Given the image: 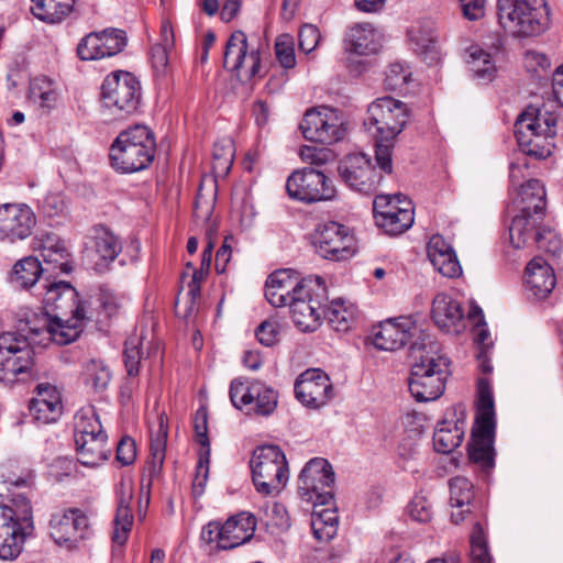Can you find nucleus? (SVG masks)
Masks as SVG:
<instances>
[{
    "label": "nucleus",
    "instance_id": "nucleus-16",
    "mask_svg": "<svg viewBox=\"0 0 563 563\" xmlns=\"http://www.w3.org/2000/svg\"><path fill=\"white\" fill-rule=\"evenodd\" d=\"M229 395L232 405L236 409H245L249 415L268 416L277 407V393L257 380L245 385L235 378L231 382Z\"/></svg>",
    "mask_w": 563,
    "mask_h": 563
},
{
    "label": "nucleus",
    "instance_id": "nucleus-9",
    "mask_svg": "<svg viewBox=\"0 0 563 563\" xmlns=\"http://www.w3.org/2000/svg\"><path fill=\"white\" fill-rule=\"evenodd\" d=\"M556 119L551 113L534 107L527 108L517 119L515 134L519 145L529 155L545 158L551 155L552 143L541 144L556 134Z\"/></svg>",
    "mask_w": 563,
    "mask_h": 563
},
{
    "label": "nucleus",
    "instance_id": "nucleus-5",
    "mask_svg": "<svg viewBox=\"0 0 563 563\" xmlns=\"http://www.w3.org/2000/svg\"><path fill=\"white\" fill-rule=\"evenodd\" d=\"M156 152L152 131L145 125H134L122 131L110 147V161L114 169L134 173L148 167Z\"/></svg>",
    "mask_w": 563,
    "mask_h": 563
},
{
    "label": "nucleus",
    "instance_id": "nucleus-39",
    "mask_svg": "<svg viewBox=\"0 0 563 563\" xmlns=\"http://www.w3.org/2000/svg\"><path fill=\"white\" fill-rule=\"evenodd\" d=\"M545 189L538 179H530L521 186L516 203L519 211L530 207L536 220L543 219L545 213Z\"/></svg>",
    "mask_w": 563,
    "mask_h": 563
},
{
    "label": "nucleus",
    "instance_id": "nucleus-37",
    "mask_svg": "<svg viewBox=\"0 0 563 563\" xmlns=\"http://www.w3.org/2000/svg\"><path fill=\"white\" fill-rule=\"evenodd\" d=\"M75 445L78 462L88 467L99 466L108 460L111 452L108 435L76 439Z\"/></svg>",
    "mask_w": 563,
    "mask_h": 563
},
{
    "label": "nucleus",
    "instance_id": "nucleus-40",
    "mask_svg": "<svg viewBox=\"0 0 563 563\" xmlns=\"http://www.w3.org/2000/svg\"><path fill=\"white\" fill-rule=\"evenodd\" d=\"M168 427L163 416L158 418V426L155 433L151 434V460L146 463V471L151 478L157 476L165 461Z\"/></svg>",
    "mask_w": 563,
    "mask_h": 563
},
{
    "label": "nucleus",
    "instance_id": "nucleus-59",
    "mask_svg": "<svg viewBox=\"0 0 563 563\" xmlns=\"http://www.w3.org/2000/svg\"><path fill=\"white\" fill-rule=\"evenodd\" d=\"M300 158L316 166H322L332 162L334 156L331 150L305 145L299 151Z\"/></svg>",
    "mask_w": 563,
    "mask_h": 563
},
{
    "label": "nucleus",
    "instance_id": "nucleus-8",
    "mask_svg": "<svg viewBox=\"0 0 563 563\" xmlns=\"http://www.w3.org/2000/svg\"><path fill=\"white\" fill-rule=\"evenodd\" d=\"M142 98L141 84L129 71L108 75L101 87V108L111 119H125L135 113Z\"/></svg>",
    "mask_w": 563,
    "mask_h": 563
},
{
    "label": "nucleus",
    "instance_id": "nucleus-63",
    "mask_svg": "<svg viewBox=\"0 0 563 563\" xmlns=\"http://www.w3.org/2000/svg\"><path fill=\"white\" fill-rule=\"evenodd\" d=\"M136 457L135 442L129 438H122L117 446V460L122 465H130Z\"/></svg>",
    "mask_w": 563,
    "mask_h": 563
},
{
    "label": "nucleus",
    "instance_id": "nucleus-46",
    "mask_svg": "<svg viewBox=\"0 0 563 563\" xmlns=\"http://www.w3.org/2000/svg\"><path fill=\"white\" fill-rule=\"evenodd\" d=\"M76 0H37V20L58 23L70 13Z\"/></svg>",
    "mask_w": 563,
    "mask_h": 563
},
{
    "label": "nucleus",
    "instance_id": "nucleus-25",
    "mask_svg": "<svg viewBox=\"0 0 563 563\" xmlns=\"http://www.w3.org/2000/svg\"><path fill=\"white\" fill-rule=\"evenodd\" d=\"M296 398L308 408H320L333 398L329 376L320 368H309L295 383Z\"/></svg>",
    "mask_w": 563,
    "mask_h": 563
},
{
    "label": "nucleus",
    "instance_id": "nucleus-50",
    "mask_svg": "<svg viewBox=\"0 0 563 563\" xmlns=\"http://www.w3.org/2000/svg\"><path fill=\"white\" fill-rule=\"evenodd\" d=\"M212 168L217 174L227 175L234 159V145L232 140L223 139L214 144L212 153Z\"/></svg>",
    "mask_w": 563,
    "mask_h": 563
},
{
    "label": "nucleus",
    "instance_id": "nucleus-49",
    "mask_svg": "<svg viewBox=\"0 0 563 563\" xmlns=\"http://www.w3.org/2000/svg\"><path fill=\"white\" fill-rule=\"evenodd\" d=\"M408 208H412L411 202L402 200L400 195H377L373 202V212L376 222H378V218L387 217V213L397 214L398 211Z\"/></svg>",
    "mask_w": 563,
    "mask_h": 563
},
{
    "label": "nucleus",
    "instance_id": "nucleus-34",
    "mask_svg": "<svg viewBox=\"0 0 563 563\" xmlns=\"http://www.w3.org/2000/svg\"><path fill=\"white\" fill-rule=\"evenodd\" d=\"M118 496L112 540L114 543L123 545L128 540V536L133 523V516L130 507L133 499L132 484L121 482L118 489Z\"/></svg>",
    "mask_w": 563,
    "mask_h": 563
},
{
    "label": "nucleus",
    "instance_id": "nucleus-6",
    "mask_svg": "<svg viewBox=\"0 0 563 563\" xmlns=\"http://www.w3.org/2000/svg\"><path fill=\"white\" fill-rule=\"evenodd\" d=\"M497 11L500 25L517 37L539 35L550 24L545 0H497Z\"/></svg>",
    "mask_w": 563,
    "mask_h": 563
},
{
    "label": "nucleus",
    "instance_id": "nucleus-60",
    "mask_svg": "<svg viewBox=\"0 0 563 563\" xmlns=\"http://www.w3.org/2000/svg\"><path fill=\"white\" fill-rule=\"evenodd\" d=\"M321 40L319 29L313 24H305L300 27L298 34L299 48L305 54H309L318 46Z\"/></svg>",
    "mask_w": 563,
    "mask_h": 563
},
{
    "label": "nucleus",
    "instance_id": "nucleus-19",
    "mask_svg": "<svg viewBox=\"0 0 563 563\" xmlns=\"http://www.w3.org/2000/svg\"><path fill=\"white\" fill-rule=\"evenodd\" d=\"M286 189L290 198L306 203L330 200L335 195L325 175L310 167L295 170L287 178Z\"/></svg>",
    "mask_w": 563,
    "mask_h": 563
},
{
    "label": "nucleus",
    "instance_id": "nucleus-13",
    "mask_svg": "<svg viewBox=\"0 0 563 563\" xmlns=\"http://www.w3.org/2000/svg\"><path fill=\"white\" fill-rule=\"evenodd\" d=\"M256 519L249 512L230 517L224 523L211 521L201 532V539L216 543L220 550H230L249 542L255 532Z\"/></svg>",
    "mask_w": 563,
    "mask_h": 563
},
{
    "label": "nucleus",
    "instance_id": "nucleus-29",
    "mask_svg": "<svg viewBox=\"0 0 563 563\" xmlns=\"http://www.w3.org/2000/svg\"><path fill=\"white\" fill-rule=\"evenodd\" d=\"M302 283L290 269L276 271L266 280L265 297L273 307H286Z\"/></svg>",
    "mask_w": 563,
    "mask_h": 563
},
{
    "label": "nucleus",
    "instance_id": "nucleus-57",
    "mask_svg": "<svg viewBox=\"0 0 563 563\" xmlns=\"http://www.w3.org/2000/svg\"><path fill=\"white\" fill-rule=\"evenodd\" d=\"M408 515L417 522H428L432 518V505L423 495H417L408 505Z\"/></svg>",
    "mask_w": 563,
    "mask_h": 563
},
{
    "label": "nucleus",
    "instance_id": "nucleus-41",
    "mask_svg": "<svg viewBox=\"0 0 563 563\" xmlns=\"http://www.w3.org/2000/svg\"><path fill=\"white\" fill-rule=\"evenodd\" d=\"M466 63L474 78L484 81L494 79L497 69L490 54L486 51L479 47H471Z\"/></svg>",
    "mask_w": 563,
    "mask_h": 563
},
{
    "label": "nucleus",
    "instance_id": "nucleus-31",
    "mask_svg": "<svg viewBox=\"0 0 563 563\" xmlns=\"http://www.w3.org/2000/svg\"><path fill=\"white\" fill-rule=\"evenodd\" d=\"M556 278L552 266L542 257L532 258L526 267V288L536 299L547 298L553 290Z\"/></svg>",
    "mask_w": 563,
    "mask_h": 563
},
{
    "label": "nucleus",
    "instance_id": "nucleus-33",
    "mask_svg": "<svg viewBox=\"0 0 563 563\" xmlns=\"http://www.w3.org/2000/svg\"><path fill=\"white\" fill-rule=\"evenodd\" d=\"M428 257L433 267L449 278L459 277L462 267L453 247L441 236L433 235L428 243Z\"/></svg>",
    "mask_w": 563,
    "mask_h": 563
},
{
    "label": "nucleus",
    "instance_id": "nucleus-7",
    "mask_svg": "<svg viewBox=\"0 0 563 563\" xmlns=\"http://www.w3.org/2000/svg\"><path fill=\"white\" fill-rule=\"evenodd\" d=\"M35 350L29 335L16 332L0 334V382L7 385L32 382Z\"/></svg>",
    "mask_w": 563,
    "mask_h": 563
},
{
    "label": "nucleus",
    "instance_id": "nucleus-56",
    "mask_svg": "<svg viewBox=\"0 0 563 563\" xmlns=\"http://www.w3.org/2000/svg\"><path fill=\"white\" fill-rule=\"evenodd\" d=\"M471 556L473 563H490L483 528L476 523L471 536Z\"/></svg>",
    "mask_w": 563,
    "mask_h": 563
},
{
    "label": "nucleus",
    "instance_id": "nucleus-45",
    "mask_svg": "<svg viewBox=\"0 0 563 563\" xmlns=\"http://www.w3.org/2000/svg\"><path fill=\"white\" fill-rule=\"evenodd\" d=\"M323 316H325L331 327L339 332L350 330L355 322V310L353 307H347L342 300L332 301L330 307L324 310Z\"/></svg>",
    "mask_w": 563,
    "mask_h": 563
},
{
    "label": "nucleus",
    "instance_id": "nucleus-38",
    "mask_svg": "<svg viewBox=\"0 0 563 563\" xmlns=\"http://www.w3.org/2000/svg\"><path fill=\"white\" fill-rule=\"evenodd\" d=\"M543 219L536 220L530 207H526L519 211L511 221L509 227L510 243L516 249L525 247L529 241L534 239L538 227L541 225Z\"/></svg>",
    "mask_w": 563,
    "mask_h": 563
},
{
    "label": "nucleus",
    "instance_id": "nucleus-23",
    "mask_svg": "<svg viewBox=\"0 0 563 563\" xmlns=\"http://www.w3.org/2000/svg\"><path fill=\"white\" fill-rule=\"evenodd\" d=\"M300 130L306 140L317 143L332 144L344 135V129L334 110L311 109L305 113Z\"/></svg>",
    "mask_w": 563,
    "mask_h": 563
},
{
    "label": "nucleus",
    "instance_id": "nucleus-18",
    "mask_svg": "<svg viewBox=\"0 0 563 563\" xmlns=\"http://www.w3.org/2000/svg\"><path fill=\"white\" fill-rule=\"evenodd\" d=\"M223 66L236 73L242 80H250L261 74L260 48L251 45L243 31H234L229 37Z\"/></svg>",
    "mask_w": 563,
    "mask_h": 563
},
{
    "label": "nucleus",
    "instance_id": "nucleus-52",
    "mask_svg": "<svg viewBox=\"0 0 563 563\" xmlns=\"http://www.w3.org/2000/svg\"><path fill=\"white\" fill-rule=\"evenodd\" d=\"M532 241L541 251L553 256L559 255L562 251V241L560 236L550 227L544 225L543 223L538 227Z\"/></svg>",
    "mask_w": 563,
    "mask_h": 563
},
{
    "label": "nucleus",
    "instance_id": "nucleus-24",
    "mask_svg": "<svg viewBox=\"0 0 563 563\" xmlns=\"http://www.w3.org/2000/svg\"><path fill=\"white\" fill-rule=\"evenodd\" d=\"M37 282L44 274L48 277H56L62 273L70 272V253L55 233H46L41 236L37 242Z\"/></svg>",
    "mask_w": 563,
    "mask_h": 563
},
{
    "label": "nucleus",
    "instance_id": "nucleus-54",
    "mask_svg": "<svg viewBox=\"0 0 563 563\" xmlns=\"http://www.w3.org/2000/svg\"><path fill=\"white\" fill-rule=\"evenodd\" d=\"M408 35L418 53H428L437 38L431 24L412 26L409 30Z\"/></svg>",
    "mask_w": 563,
    "mask_h": 563
},
{
    "label": "nucleus",
    "instance_id": "nucleus-4",
    "mask_svg": "<svg viewBox=\"0 0 563 563\" xmlns=\"http://www.w3.org/2000/svg\"><path fill=\"white\" fill-rule=\"evenodd\" d=\"M33 529L31 498L23 493L13 494L12 506H0V559L18 558Z\"/></svg>",
    "mask_w": 563,
    "mask_h": 563
},
{
    "label": "nucleus",
    "instance_id": "nucleus-42",
    "mask_svg": "<svg viewBox=\"0 0 563 563\" xmlns=\"http://www.w3.org/2000/svg\"><path fill=\"white\" fill-rule=\"evenodd\" d=\"M9 282L16 290L29 291L35 285V256L19 260L9 276Z\"/></svg>",
    "mask_w": 563,
    "mask_h": 563
},
{
    "label": "nucleus",
    "instance_id": "nucleus-22",
    "mask_svg": "<svg viewBox=\"0 0 563 563\" xmlns=\"http://www.w3.org/2000/svg\"><path fill=\"white\" fill-rule=\"evenodd\" d=\"M126 44L125 32L110 27L82 37L77 46V54L81 60H98L118 55Z\"/></svg>",
    "mask_w": 563,
    "mask_h": 563
},
{
    "label": "nucleus",
    "instance_id": "nucleus-36",
    "mask_svg": "<svg viewBox=\"0 0 563 563\" xmlns=\"http://www.w3.org/2000/svg\"><path fill=\"white\" fill-rule=\"evenodd\" d=\"M63 413L60 390L52 384H37V422H56Z\"/></svg>",
    "mask_w": 563,
    "mask_h": 563
},
{
    "label": "nucleus",
    "instance_id": "nucleus-27",
    "mask_svg": "<svg viewBox=\"0 0 563 563\" xmlns=\"http://www.w3.org/2000/svg\"><path fill=\"white\" fill-rule=\"evenodd\" d=\"M35 225L32 209L24 203L0 206V239L9 242L29 238Z\"/></svg>",
    "mask_w": 563,
    "mask_h": 563
},
{
    "label": "nucleus",
    "instance_id": "nucleus-43",
    "mask_svg": "<svg viewBox=\"0 0 563 563\" xmlns=\"http://www.w3.org/2000/svg\"><path fill=\"white\" fill-rule=\"evenodd\" d=\"M338 516L330 507L327 509L317 510L313 506L311 516V528L314 537L320 540H330L336 533Z\"/></svg>",
    "mask_w": 563,
    "mask_h": 563
},
{
    "label": "nucleus",
    "instance_id": "nucleus-11",
    "mask_svg": "<svg viewBox=\"0 0 563 563\" xmlns=\"http://www.w3.org/2000/svg\"><path fill=\"white\" fill-rule=\"evenodd\" d=\"M327 299V287L321 277L303 278L302 286L298 288L288 305L295 325L302 332L316 331L321 324Z\"/></svg>",
    "mask_w": 563,
    "mask_h": 563
},
{
    "label": "nucleus",
    "instance_id": "nucleus-61",
    "mask_svg": "<svg viewBox=\"0 0 563 563\" xmlns=\"http://www.w3.org/2000/svg\"><path fill=\"white\" fill-rule=\"evenodd\" d=\"M60 95L58 90H49L37 95V117H48L59 108Z\"/></svg>",
    "mask_w": 563,
    "mask_h": 563
},
{
    "label": "nucleus",
    "instance_id": "nucleus-64",
    "mask_svg": "<svg viewBox=\"0 0 563 563\" xmlns=\"http://www.w3.org/2000/svg\"><path fill=\"white\" fill-rule=\"evenodd\" d=\"M277 324L273 321L266 320L256 329V338L265 346L274 345L277 342Z\"/></svg>",
    "mask_w": 563,
    "mask_h": 563
},
{
    "label": "nucleus",
    "instance_id": "nucleus-48",
    "mask_svg": "<svg viewBox=\"0 0 563 563\" xmlns=\"http://www.w3.org/2000/svg\"><path fill=\"white\" fill-rule=\"evenodd\" d=\"M413 223V209L408 208L398 211L397 214H389L387 217L378 218L376 224L382 228L387 234L398 235L406 232Z\"/></svg>",
    "mask_w": 563,
    "mask_h": 563
},
{
    "label": "nucleus",
    "instance_id": "nucleus-21",
    "mask_svg": "<svg viewBox=\"0 0 563 563\" xmlns=\"http://www.w3.org/2000/svg\"><path fill=\"white\" fill-rule=\"evenodd\" d=\"M415 336L416 341L421 342L428 335L422 333L411 317L388 319L373 328V343L384 351H396L411 342Z\"/></svg>",
    "mask_w": 563,
    "mask_h": 563
},
{
    "label": "nucleus",
    "instance_id": "nucleus-55",
    "mask_svg": "<svg viewBox=\"0 0 563 563\" xmlns=\"http://www.w3.org/2000/svg\"><path fill=\"white\" fill-rule=\"evenodd\" d=\"M275 54L279 64L286 68H294L296 65L294 38L289 34H282L275 42Z\"/></svg>",
    "mask_w": 563,
    "mask_h": 563
},
{
    "label": "nucleus",
    "instance_id": "nucleus-1",
    "mask_svg": "<svg viewBox=\"0 0 563 563\" xmlns=\"http://www.w3.org/2000/svg\"><path fill=\"white\" fill-rule=\"evenodd\" d=\"M411 372L409 390L420 402L438 399L445 389L449 360L440 353L439 344L430 336L413 341L410 346Z\"/></svg>",
    "mask_w": 563,
    "mask_h": 563
},
{
    "label": "nucleus",
    "instance_id": "nucleus-26",
    "mask_svg": "<svg viewBox=\"0 0 563 563\" xmlns=\"http://www.w3.org/2000/svg\"><path fill=\"white\" fill-rule=\"evenodd\" d=\"M122 250L119 238L108 228L96 225L91 231L90 245L86 247L85 256L90 267L99 274L109 269L110 264Z\"/></svg>",
    "mask_w": 563,
    "mask_h": 563
},
{
    "label": "nucleus",
    "instance_id": "nucleus-15",
    "mask_svg": "<svg viewBox=\"0 0 563 563\" xmlns=\"http://www.w3.org/2000/svg\"><path fill=\"white\" fill-rule=\"evenodd\" d=\"M48 527L53 541L68 550L78 548L91 534L89 517L79 508H68L53 514Z\"/></svg>",
    "mask_w": 563,
    "mask_h": 563
},
{
    "label": "nucleus",
    "instance_id": "nucleus-62",
    "mask_svg": "<svg viewBox=\"0 0 563 563\" xmlns=\"http://www.w3.org/2000/svg\"><path fill=\"white\" fill-rule=\"evenodd\" d=\"M208 415L207 410L205 408H200L196 411L195 420H194V428L196 432V439L199 444H201L203 448H206V461L208 462V457L210 454V442L207 435L208 427Z\"/></svg>",
    "mask_w": 563,
    "mask_h": 563
},
{
    "label": "nucleus",
    "instance_id": "nucleus-10",
    "mask_svg": "<svg viewBox=\"0 0 563 563\" xmlns=\"http://www.w3.org/2000/svg\"><path fill=\"white\" fill-rule=\"evenodd\" d=\"M250 465L254 486L261 495H278L286 486L289 478L288 463L279 446L257 448L253 452Z\"/></svg>",
    "mask_w": 563,
    "mask_h": 563
},
{
    "label": "nucleus",
    "instance_id": "nucleus-51",
    "mask_svg": "<svg viewBox=\"0 0 563 563\" xmlns=\"http://www.w3.org/2000/svg\"><path fill=\"white\" fill-rule=\"evenodd\" d=\"M473 498V484L466 477L456 476L450 481V504L452 507H467Z\"/></svg>",
    "mask_w": 563,
    "mask_h": 563
},
{
    "label": "nucleus",
    "instance_id": "nucleus-2",
    "mask_svg": "<svg viewBox=\"0 0 563 563\" xmlns=\"http://www.w3.org/2000/svg\"><path fill=\"white\" fill-rule=\"evenodd\" d=\"M407 119V106L394 98H378L368 106L364 124L371 132L375 129V159L383 173L393 172V141L402 131Z\"/></svg>",
    "mask_w": 563,
    "mask_h": 563
},
{
    "label": "nucleus",
    "instance_id": "nucleus-20",
    "mask_svg": "<svg viewBox=\"0 0 563 563\" xmlns=\"http://www.w3.org/2000/svg\"><path fill=\"white\" fill-rule=\"evenodd\" d=\"M338 172L350 188L365 195L374 192L383 178V170L377 172L364 153L345 156L340 162Z\"/></svg>",
    "mask_w": 563,
    "mask_h": 563
},
{
    "label": "nucleus",
    "instance_id": "nucleus-12",
    "mask_svg": "<svg viewBox=\"0 0 563 563\" xmlns=\"http://www.w3.org/2000/svg\"><path fill=\"white\" fill-rule=\"evenodd\" d=\"M334 472L331 464L321 457L310 460L299 474L298 493L314 507L332 506Z\"/></svg>",
    "mask_w": 563,
    "mask_h": 563
},
{
    "label": "nucleus",
    "instance_id": "nucleus-53",
    "mask_svg": "<svg viewBox=\"0 0 563 563\" xmlns=\"http://www.w3.org/2000/svg\"><path fill=\"white\" fill-rule=\"evenodd\" d=\"M141 344L142 335H132L125 341L123 357L126 372L130 376H136L139 374L143 355Z\"/></svg>",
    "mask_w": 563,
    "mask_h": 563
},
{
    "label": "nucleus",
    "instance_id": "nucleus-35",
    "mask_svg": "<svg viewBox=\"0 0 563 563\" xmlns=\"http://www.w3.org/2000/svg\"><path fill=\"white\" fill-rule=\"evenodd\" d=\"M345 49L356 55L374 54L379 48L378 34L369 23L350 27L344 38Z\"/></svg>",
    "mask_w": 563,
    "mask_h": 563
},
{
    "label": "nucleus",
    "instance_id": "nucleus-28",
    "mask_svg": "<svg viewBox=\"0 0 563 563\" xmlns=\"http://www.w3.org/2000/svg\"><path fill=\"white\" fill-rule=\"evenodd\" d=\"M466 427V408L456 405L446 412L438 423L433 434V446L437 452L449 454L459 448L464 439Z\"/></svg>",
    "mask_w": 563,
    "mask_h": 563
},
{
    "label": "nucleus",
    "instance_id": "nucleus-32",
    "mask_svg": "<svg viewBox=\"0 0 563 563\" xmlns=\"http://www.w3.org/2000/svg\"><path fill=\"white\" fill-rule=\"evenodd\" d=\"M431 314L434 323L445 332L459 333L465 327L460 302L446 294L434 297Z\"/></svg>",
    "mask_w": 563,
    "mask_h": 563
},
{
    "label": "nucleus",
    "instance_id": "nucleus-3",
    "mask_svg": "<svg viewBox=\"0 0 563 563\" xmlns=\"http://www.w3.org/2000/svg\"><path fill=\"white\" fill-rule=\"evenodd\" d=\"M496 429L493 390L486 378L477 382L475 423L468 443V457L483 468L494 466V438Z\"/></svg>",
    "mask_w": 563,
    "mask_h": 563
},
{
    "label": "nucleus",
    "instance_id": "nucleus-14",
    "mask_svg": "<svg viewBox=\"0 0 563 563\" xmlns=\"http://www.w3.org/2000/svg\"><path fill=\"white\" fill-rule=\"evenodd\" d=\"M311 243L319 256L330 261H345L356 252L355 238L350 229L335 221L320 223Z\"/></svg>",
    "mask_w": 563,
    "mask_h": 563
},
{
    "label": "nucleus",
    "instance_id": "nucleus-30",
    "mask_svg": "<svg viewBox=\"0 0 563 563\" xmlns=\"http://www.w3.org/2000/svg\"><path fill=\"white\" fill-rule=\"evenodd\" d=\"M85 319V310L82 317L70 314L63 320H44L43 329L37 328V345L46 346L48 341L57 345L69 344L79 336V327Z\"/></svg>",
    "mask_w": 563,
    "mask_h": 563
},
{
    "label": "nucleus",
    "instance_id": "nucleus-17",
    "mask_svg": "<svg viewBox=\"0 0 563 563\" xmlns=\"http://www.w3.org/2000/svg\"><path fill=\"white\" fill-rule=\"evenodd\" d=\"M46 277L42 287L45 292L42 298V316L44 320H63L70 314L82 317L84 305L78 301L76 289L66 282L51 283Z\"/></svg>",
    "mask_w": 563,
    "mask_h": 563
},
{
    "label": "nucleus",
    "instance_id": "nucleus-44",
    "mask_svg": "<svg viewBox=\"0 0 563 563\" xmlns=\"http://www.w3.org/2000/svg\"><path fill=\"white\" fill-rule=\"evenodd\" d=\"M107 435L99 417L92 408L81 409L75 416V440Z\"/></svg>",
    "mask_w": 563,
    "mask_h": 563
},
{
    "label": "nucleus",
    "instance_id": "nucleus-47",
    "mask_svg": "<svg viewBox=\"0 0 563 563\" xmlns=\"http://www.w3.org/2000/svg\"><path fill=\"white\" fill-rule=\"evenodd\" d=\"M85 382L96 391L104 390L110 380L111 373L108 366L100 360H90L85 365Z\"/></svg>",
    "mask_w": 563,
    "mask_h": 563
},
{
    "label": "nucleus",
    "instance_id": "nucleus-58",
    "mask_svg": "<svg viewBox=\"0 0 563 563\" xmlns=\"http://www.w3.org/2000/svg\"><path fill=\"white\" fill-rule=\"evenodd\" d=\"M411 73L402 64L393 63L386 71L385 86L389 90H401L408 82Z\"/></svg>",
    "mask_w": 563,
    "mask_h": 563
}]
</instances>
